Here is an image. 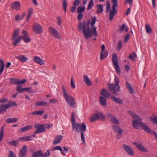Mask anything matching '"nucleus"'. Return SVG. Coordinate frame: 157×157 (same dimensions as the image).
<instances>
[{"mask_svg":"<svg viewBox=\"0 0 157 157\" xmlns=\"http://www.w3.org/2000/svg\"><path fill=\"white\" fill-rule=\"evenodd\" d=\"M97 7V11L96 12L98 14L102 13L103 11V6L101 4L98 5L96 6Z\"/></svg>","mask_w":157,"mask_h":157,"instance_id":"obj_24","label":"nucleus"},{"mask_svg":"<svg viewBox=\"0 0 157 157\" xmlns=\"http://www.w3.org/2000/svg\"><path fill=\"white\" fill-rule=\"evenodd\" d=\"M111 97L112 100L117 103L120 104H121L123 103V101L121 99L118 98L115 96L113 95L111 96Z\"/></svg>","mask_w":157,"mask_h":157,"instance_id":"obj_25","label":"nucleus"},{"mask_svg":"<svg viewBox=\"0 0 157 157\" xmlns=\"http://www.w3.org/2000/svg\"><path fill=\"white\" fill-rule=\"evenodd\" d=\"M8 101V99L7 98H4L0 100V103H5Z\"/></svg>","mask_w":157,"mask_h":157,"instance_id":"obj_62","label":"nucleus"},{"mask_svg":"<svg viewBox=\"0 0 157 157\" xmlns=\"http://www.w3.org/2000/svg\"><path fill=\"white\" fill-rule=\"evenodd\" d=\"M10 80L11 81L10 83L17 85L23 84L27 81V80L25 79H23L22 81H21L18 79L11 78L10 79Z\"/></svg>","mask_w":157,"mask_h":157,"instance_id":"obj_11","label":"nucleus"},{"mask_svg":"<svg viewBox=\"0 0 157 157\" xmlns=\"http://www.w3.org/2000/svg\"><path fill=\"white\" fill-rule=\"evenodd\" d=\"M7 107V104L1 105L0 107V110H1V112L2 113H3L6 112V109L9 108Z\"/></svg>","mask_w":157,"mask_h":157,"instance_id":"obj_36","label":"nucleus"},{"mask_svg":"<svg viewBox=\"0 0 157 157\" xmlns=\"http://www.w3.org/2000/svg\"><path fill=\"white\" fill-rule=\"evenodd\" d=\"M112 61L113 66L117 72L118 74H120L121 70L118 63L117 56L115 53H113L112 55Z\"/></svg>","mask_w":157,"mask_h":157,"instance_id":"obj_6","label":"nucleus"},{"mask_svg":"<svg viewBox=\"0 0 157 157\" xmlns=\"http://www.w3.org/2000/svg\"><path fill=\"white\" fill-rule=\"evenodd\" d=\"M130 36V33H128L125 36V38L124 39V41L125 43H126L127 41L128 40L129 37Z\"/></svg>","mask_w":157,"mask_h":157,"instance_id":"obj_55","label":"nucleus"},{"mask_svg":"<svg viewBox=\"0 0 157 157\" xmlns=\"http://www.w3.org/2000/svg\"><path fill=\"white\" fill-rule=\"evenodd\" d=\"M26 88H21V86H18L17 87V90L19 93H21L25 91Z\"/></svg>","mask_w":157,"mask_h":157,"instance_id":"obj_49","label":"nucleus"},{"mask_svg":"<svg viewBox=\"0 0 157 157\" xmlns=\"http://www.w3.org/2000/svg\"><path fill=\"white\" fill-rule=\"evenodd\" d=\"M110 5L109 2L107 1L106 2V12L107 13H108L109 11V9L110 8Z\"/></svg>","mask_w":157,"mask_h":157,"instance_id":"obj_53","label":"nucleus"},{"mask_svg":"<svg viewBox=\"0 0 157 157\" xmlns=\"http://www.w3.org/2000/svg\"><path fill=\"white\" fill-rule=\"evenodd\" d=\"M83 78L84 82L87 86H90L92 85V82L88 76L85 75Z\"/></svg>","mask_w":157,"mask_h":157,"instance_id":"obj_22","label":"nucleus"},{"mask_svg":"<svg viewBox=\"0 0 157 157\" xmlns=\"http://www.w3.org/2000/svg\"><path fill=\"white\" fill-rule=\"evenodd\" d=\"M7 107L9 108L11 106H17V104L14 101H9V103L7 104Z\"/></svg>","mask_w":157,"mask_h":157,"instance_id":"obj_44","label":"nucleus"},{"mask_svg":"<svg viewBox=\"0 0 157 157\" xmlns=\"http://www.w3.org/2000/svg\"><path fill=\"white\" fill-rule=\"evenodd\" d=\"M115 82L116 84H114L117 85H119V80L118 78V77H117L116 75H115Z\"/></svg>","mask_w":157,"mask_h":157,"instance_id":"obj_57","label":"nucleus"},{"mask_svg":"<svg viewBox=\"0 0 157 157\" xmlns=\"http://www.w3.org/2000/svg\"><path fill=\"white\" fill-rule=\"evenodd\" d=\"M141 118L139 117H136V118L134 119L132 121V126L135 129H138L139 128V124L140 126L147 132L150 134H152V132L151 130L149 127L147 125L142 122Z\"/></svg>","mask_w":157,"mask_h":157,"instance_id":"obj_3","label":"nucleus"},{"mask_svg":"<svg viewBox=\"0 0 157 157\" xmlns=\"http://www.w3.org/2000/svg\"><path fill=\"white\" fill-rule=\"evenodd\" d=\"M16 58L22 63L26 62L28 60V58L22 55L16 56Z\"/></svg>","mask_w":157,"mask_h":157,"instance_id":"obj_19","label":"nucleus"},{"mask_svg":"<svg viewBox=\"0 0 157 157\" xmlns=\"http://www.w3.org/2000/svg\"><path fill=\"white\" fill-rule=\"evenodd\" d=\"M122 147L127 153L130 155H134V152L133 150L128 146L124 144L123 145Z\"/></svg>","mask_w":157,"mask_h":157,"instance_id":"obj_12","label":"nucleus"},{"mask_svg":"<svg viewBox=\"0 0 157 157\" xmlns=\"http://www.w3.org/2000/svg\"><path fill=\"white\" fill-rule=\"evenodd\" d=\"M108 53L107 51L104 52H101L100 59L102 60L106 57L108 55Z\"/></svg>","mask_w":157,"mask_h":157,"instance_id":"obj_31","label":"nucleus"},{"mask_svg":"<svg viewBox=\"0 0 157 157\" xmlns=\"http://www.w3.org/2000/svg\"><path fill=\"white\" fill-rule=\"evenodd\" d=\"M126 87L130 93L132 94L135 93V91L130 83L127 82H126Z\"/></svg>","mask_w":157,"mask_h":157,"instance_id":"obj_28","label":"nucleus"},{"mask_svg":"<svg viewBox=\"0 0 157 157\" xmlns=\"http://www.w3.org/2000/svg\"><path fill=\"white\" fill-rule=\"evenodd\" d=\"M99 101L101 105L103 106H105L107 105V102L106 98L103 96H101L99 97Z\"/></svg>","mask_w":157,"mask_h":157,"instance_id":"obj_20","label":"nucleus"},{"mask_svg":"<svg viewBox=\"0 0 157 157\" xmlns=\"http://www.w3.org/2000/svg\"><path fill=\"white\" fill-rule=\"evenodd\" d=\"M85 10V7H82L81 6H79L77 9V12L78 13H81L84 12Z\"/></svg>","mask_w":157,"mask_h":157,"instance_id":"obj_46","label":"nucleus"},{"mask_svg":"<svg viewBox=\"0 0 157 157\" xmlns=\"http://www.w3.org/2000/svg\"><path fill=\"white\" fill-rule=\"evenodd\" d=\"M19 33V30L17 29L15 30L14 33H13V35L12 36L13 39H15L18 36Z\"/></svg>","mask_w":157,"mask_h":157,"instance_id":"obj_40","label":"nucleus"},{"mask_svg":"<svg viewBox=\"0 0 157 157\" xmlns=\"http://www.w3.org/2000/svg\"><path fill=\"white\" fill-rule=\"evenodd\" d=\"M44 128H49L53 126L52 124H43Z\"/></svg>","mask_w":157,"mask_h":157,"instance_id":"obj_59","label":"nucleus"},{"mask_svg":"<svg viewBox=\"0 0 157 157\" xmlns=\"http://www.w3.org/2000/svg\"><path fill=\"white\" fill-rule=\"evenodd\" d=\"M33 31L37 34H41L43 31L42 26L37 23H35L33 26Z\"/></svg>","mask_w":157,"mask_h":157,"instance_id":"obj_9","label":"nucleus"},{"mask_svg":"<svg viewBox=\"0 0 157 157\" xmlns=\"http://www.w3.org/2000/svg\"><path fill=\"white\" fill-rule=\"evenodd\" d=\"M62 89L63 93L66 101L71 107L75 108L76 107V103L74 98L71 95H68L67 94L64 86H62Z\"/></svg>","mask_w":157,"mask_h":157,"instance_id":"obj_4","label":"nucleus"},{"mask_svg":"<svg viewBox=\"0 0 157 157\" xmlns=\"http://www.w3.org/2000/svg\"><path fill=\"white\" fill-rule=\"evenodd\" d=\"M62 139L63 136L61 135H59L56 136L53 141V145H56L60 143Z\"/></svg>","mask_w":157,"mask_h":157,"instance_id":"obj_17","label":"nucleus"},{"mask_svg":"<svg viewBox=\"0 0 157 157\" xmlns=\"http://www.w3.org/2000/svg\"><path fill=\"white\" fill-rule=\"evenodd\" d=\"M110 121L116 125H119V121L115 117H113L110 120Z\"/></svg>","mask_w":157,"mask_h":157,"instance_id":"obj_35","label":"nucleus"},{"mask_svg":"<svg viewBox=\"0 0 157 157\" xmlns=\"http://www.w3.org/2000/svg\"><path fill=\"white\" fill-rule=\"evenodd\" d=\"M35 128L37 129L35 132V133H39L43 132L46 131V128H44L43 124H35Z\"/></svg>","mask_w":157,"mask_h":157,"instance_id":"obj_10","label":"nucleus"},{"mask_svg":"<svg viewBox=\"0 0 157 157\" xmlns=\"http://www.w3.org/2000/svg\"><path fill=\"white\" fill-rule=\"evenodd\" d=\"M57 22L58 25L59 26L61 25L62 20L59 17H57Z\"/></svg>","mask_w":157,"mask_h":157,"instance_id":"obj_60","label":"nucleus"},{"mask_svg":"<svg viewBox=\"0 0 157 157\" xmlns=\"http://www.w3.org/2000/svg\"><path fill=\"white\" fill-rule=\"evenodd\" d=\"M21 7V4L18 2H14L11 5V7L12 9L17 10H19Z\"/></svg>","mask_w":157,"mask_h":157,"instance_id":"obj_16","label":"nucleus"},{"mask_svg":"<svg viewBox=\"0 0 157 157\" xmlns=\"http://www.w3.org/2000/svg\"><path fill=\"white\" fill-rule=\"evenodd\" d=\"M137 57V56L135 53L134 52L130 54L128 58L132 61L134 60Z\"/></svg>","mask_w":157,"mask_h":157,"instance_id":"obj_39","label":"nucleus"},{"mask_svg":"<svg viewBox=\"0 0 157 157\" xmlns=\"http://www.w3.org/2000/svg\"><path fill=\"white\" fill-rule=\"evenodd\" d=\"M4 134V126H2L1 127L0 132V142H1L3 138Z\"/></svg>","mask_w":157,"mask_h":157,"instance_id":"obj_42","label":"nucleus"},{"mask_svg":"<svg viewBox=\"0 0 157 157\" xmlns=\"http://www.w3.org/2000/svg\"><path fill=\"white\" fill-rule=\"evenodd\" d=\"M150 118L153 122L157 124V117H150Z\"/></svg>","mask_w":157,"mask_h":157,"instance_id":"obj_58","label":"nucleus"},{"mask_svg":"<svg viewBox=\"0 0 157 157\" xmlns=\"http://www.w3.org/2000/svg\"><path fill=\"white\" fill-rule=\"evenodd\" d=\"M101 94L103 97L106 98H109L111 97V94L110 92L106 89H102L100 92Z\"/></svg>","mask_w":157,"mask_h":157,"instance_id":"obj_15","label":"nucleus"},{"mask_svg":"<svg viewBox=\"0 0 157 157\" xmlns=\"http://www.w3.org/2000/svg\"><path fill=\"white\" fill-rule=\"evenodd\" d=\"M112 129L117 134H122V131L120 127L113 125L112 126Z\"/></svg>","mask_w":157,"mask_h":157,"instance_id":"obj_21","label":"nucleus"},{"mask_svg":"<svg viewBox=\"0 0 157 157\" xmlns=\"http://www.w3.org/2000/svg\"><path fill=\"white\" fill-rule=\"evenodd\" d=\"M22 33L24 35L23 36H22V38L23 41L27 43L29 42L31 40V39L29 38L27 31L24 30L22 31Z\"/></svg>","mask_w":157,"mask_h":157,"instance_id":"obj_14","label":"nucleus"},{"mask_svg":"<svg viewBox=\"0 0 157 157\" xmlns=\"http://www.w3.org/2000/svg\"><path fill=\"white\" fill-rule=\"evenodd\" d=\"M9 143L12 146L17 147L18 146V143L17 140L10 141Z\"/></svg>","mask_w":157,"mask_h":157,"instance_id":"obj_47","label":"nucleus"},{"mask_svg":"<svg viewBox=\"0 0 157 157\" xmlns=\"http://www.w3.org/2000/svg\"><path fill=\"white\" fill-rule=\"evenodd\" d=\"M56 150H58L61 151V153L64 156L66 155V154L64 153L63 151V149L60 146H56L53 147L52 149V151H53Z\"/></svg>","mask_w":157,"mask_h":157,"instance_id":"obj_26","label":"nucleus"},{"mask_svg":"<svg viewBox=\"0 0 157 157\" xmlns=\"http://www.w3.org/2000/svg\"><path fill=\"white\" fill-rule=\"evenodd\" d=\"M33 127L32 125H27L25 127L19 129V131L21 132H23L30 129H31Z\"/></svg>","mask_w":157,"mask_h":157,"instance_id":"obj_27","label":"nucleus"},{"mask_svg":"<svg viewBox=\"0 0 157 157\" xmlns=\"http://www.w3.org/2000/svg\"><path fill=\"white\" fill-rule=\"evenodd\" d=\"M27 152V147L26 145H24L22 147L19 152V157H25L26 155Z\"/></svg>","mask_w":157,"mask_h":157,"instance_id":"obj_13","label":"nucleus"},{"mask_svg":"<svg viewBox=\"0 0 157 157\" xmlns=\"http://www.w3.org/2000/svg\"><path fill=\"white\" fill-rule=\"evenodd\" d=\"M33 12V8H30L29 9L28 13L27 15V22L29 21L30 18L31 17L32 14Z\"/></svg>","mask_w":157,"mask_h":157,"instance_id":"obj_37","label":"nucleus"},{"mask_svg":"<svg viewBox=\"0 0 157 157\" xmlns=\"http://www.w3.org/2000/svg\"><path fill=\"white\" fill-rule=\"evenodd\" d=\"M99 118V115L97 113H95L90 117V121L91 122H94L98 120Z\"/></svg>","mask_w":157,"mask_h":157,"instance_id":"obj_30","label":"nucleus"},{"mask_svg":"<svg viewBox=\"0 0 157 157\" xmlns=\"http://www.w3.org/2000/svg\"><path fill=\"white\" fill-rule=\"evenodd\" d=\"M71 86L72 88H75V83L73 77H72L71 79Z\"/></svg>","mask_w":157,"mask_h":157,"instance_id":"obj_54","label":"nucleus"},{"mask_svg":"<svg viewBox=\"0 0 157 157\" xmlns=\"http://www.w3.org/2000/svg\"><path fill=\"white\" fill-rule=\"evenodd\" d=\"M134 144L140 151L144 152H148V151L144 147L142 146L140 144L135 142L134 143Z\"/></svg>","mask_w":157,"mask_h":157,"instance_id":"obj_18","label":"nucleus"},{"mask_svg":"<svg viewBox=\"0 0 157 157\" xmlns=\"http://www.w3.org/2000/svg\"><path fill=\"white\" fill-rule=\"evenodd\" d=\"M94 5V0H90L89 2L87 7V10H89Z\"/></svg>","mask_w":157,"mask_h":157,"instance_id":"obj_48","label":"nucleus"},{"mask_svg":"<svg viewBox=\"0 0 157 157\" xmlns=\"http://www.w3.org/2000/svg\"><path fill=\"white\" fill-rule=\"evenodd\" d=\"M0 63L1 64L0 69V75H1L4 70L5 64L3 60L2 59L0 60Z\"/></svg>","mask_w":157,"mask_h":157,"instance_id":"obj_34","label":"nucleus"},{"mask_svg":"<svg viewBox=\"0 0 157 157\" xmlns=\"http://www.w3.org/2000/svg\"><path fill=\"white\" fill-rule=\"evenodd\" d=\"M22 38V36H21L17 39H13V46H16L19 42L21 41Z\"/></svg>","mask_w":157,"mask_h":157,"instance_id":"obj_29","label":"nucleus"},{"mask_svg":"<svg viewBox=\"0 0 157 157\" xmlns=\"http://www.w3.org/2000/svg\"><path fill=\"white\" fill-rule=\"evenodd\" d=\"M83 15L82 13H79L77 16V19L78 20H81L83 17Z\"/></svg>","mask_w":157,"mask_h":157,"instance_id":"obj_64","label":"nucleus"},{"mask_svg":"<svg viewBox=\"0 0 157 157\" xmlns=\"http://www.w3.org/2000/svg\"><path fill=\"white\" fill-rule=\"evenodd\" d=\"M62 5L63 9L65 12H67V3L66 0H63L62 3Z\"/></svg>","mask_w":157,"mask_h":157,"instance_id":"obj_43","label":"nucleus"},{"mask_svg":"<svg viewBox=\"0 0 157 157\" xmlns=\"http://www.w3.org/2000/svg\"><path fill=\"white\" fill-rule=\"evenodd\" d=\"M113 4L112 6V9L110 10L109 20L112 21L114 17V15L117 14V11L116 8L117 6V2L116 0H114V2H112Z\"/></svg>","mask_w":157,"mask_h":157,"instance_id":"obj_7","label":"nucleus"},{"mask_svg":"<svg viewBox=\"0 0 157 157\" xmlns=\"http://www.w3.org/2000/svg\"><path fill=\"white\" fill-rule=\"evenodd\" d=\"M44 112V110H41L38 111H34L31 113V114L33 115H40L43 114Z\"/></svg>","mask_w":157,"mask_h":157,"instance_id":"obj_38","label":"nucleus"},{"mask_svg":"<svg viewBox=\"0 0 157 157\" xmlns=\"http://www.w3.org/2000/svg\"><path fill=\"white\" fill-rule=\"evenodd\" d=\"M107 85L108 86L109 89L111 92L115 95H117L118 94L117 92H119L121 90L120 86L112 83H108Z\"/></svg>","mask_w":157,"mask_h":157,"instance_id":"obj_5","label":"nucleus"},{"mask_svg":"<svg viewBox=\"0 0 157 157\" xmlns=\"http://www.w3.org/2000/svg\"><path fill=\"white\" fill-rule=\"evenodd\" d=\"M42 152V150H39L33 153L32 155V157H40V155H41V152Z\"/></svg>","mask_w":157,"mask_h":157,"instance_id":"obj_33","label":"nucleus"},{"mask_svg":"<svg viewBox=\"0 0 157 157\" xmlns=\"http://www.w3.org/2000/svg\"><path fill=\"white\" fill-rule=\"evenodd\" d=\"M81 0H75L74 2V5L77 6L80 3Z\"/></svg>","mask_w":157,"mask_h":157,"instance_id":"obj_56","label":"nucleus"},{"mask_svg":"<svg viewBox=\"0 0 157 157\" xmlns=\"http://www.w3.org/2000/svg\"><path fill=\"white\" fill-rule=\"evenodd\" d=\"M49 101L51 103H55L58 102V100L55 98H53L50 99Z\"/></svg>","mask_w":157,"mask_h":157,"instance_id":"obj_61","label":"nucleus"},{"mask_svg":"<svg viewBox=\"0 0 157 157\" xmlns=\"http://www.w3.org/2000/svg\"><path fill=\"white\" fill-rule=\"evenodd\" d=\"M91 19L92 21L91 23V29L89 27L90 20L88 21L87 23L85 21H83V23L80 21L78 25L79 30H82L84 38L86 40L91 37L92 35L96 37L98 35L96 31V27L94 25L97 20V17L94 16L91 17Z\"/></svg>","mask_w":157,"mask_h":157,"instance_id":"obj_1","label":"nucleus"},{"mask_svg":"<svg viewBox=\"0 0 157 157\" xmlns=\"http://www.w3.org/2000/svg\"><path fill=\"white\" fill-rule=\"evenodd\" d=\"M122 44L121 41H119L117 46V51H119L120 49L122 48Z\"/></svg>","mask_w":157,"mask_h":157,"instance_id":"obj_52","label":"nucleus"},{"mask_svg":"<svg viewBox=\"0 0 157 157\" xmlns=\"http://www.w3.org/2000/svg\"><path fill=\"white\" fill-rule=\"evenodd\" d=\"M125 28V24L123 25L120 29H119V31L121 32H123L124 30V29Z\"/></svg>","mask_w":157,"mask_h":157,"instance_id":"obj_63","label":"nucleus"},{"mask_svg":"<svg viewBox=\"0 0 157 157\" xmlns=\"http://www.w3.org/2000/svg\"><path fill=\"white\" fill-rule=\"evenodd\" d=\"M128 114H129L134 119L136 118V117H139L132 111H129L128 112Z\"/></svg>","mask_w":157,"mask_h":157,"instance_id":"obj_50","label":"nucleus"},{"mask_svg":"<svg viewBox=\"0 0 157 157\" xmlns=\"http://www.w3.org/2000/svg\"><path fill=\"white\" fill-rule=\"evenodd\" d=\"M145 28L146 32L148 33H152V30L151 27L147 24L145 25Z\"/></svg>","mask_w":157,"mask_h":157,"instance_id":"obj_45","label":"nucleus"},{"mask_svg":"<svg viewBox=\"0 0 157 157\" xmlns=\"http://www.w3.org/2000/svg\"><path fill=\"white\" fill-rule=\"evenodd\" d=\"M8 157H16V154L11 150H10L9 153L8 154Z\"/></svg>","mask_w":157,"mask_h":157,"instance_id":"obj_51","label":"nucleus"},{"mask_svg":"<svg viewBox=\"0 0 157 157\" xmlns=\"http://www.w3.org/2000/svg\"><path fill=\"white\" fill-rule=\"evenodd\" d=\"M34 61L40 65H42L44 64L43 61L38 56H34Z\"/></svg>","mask_w":157,"mask_h":157,"instance_id":"obj_23","label":"nucleus"},{"mask_svg":"<svg viewBox=\"0 0 157 157\" xmlns=\"http://www.w3.org/2000/svg\"><path fill=\"white\" fill-rule=\"evenodd\" d=\"M48 30L50 34L52 35L54 37L58 39H60V33L55 28L50 27Z\"/></svg>","mask_w":157,"mask_h":157,"instance_id":"obj_8","label":"nucleus"},{"mask_svg":"<svg viewBox=\"0 0 157 157\" xmlns=\"http://www.w3.org/2000/svg\"><path fill=\"white\" fill-rule=\"evenodd\" d=\"M18 121V119L17 118H10L8 119L6 121L8 123H15Z\"/></svg>","mask_w":157,"mask_h":157,"instance_id":"obj_32","label":"nucleus"},{"mask_svg":"<svg viewBox=\"0 0 157 157\" xmlns=\"http://www.w3.org/2000/svg\"><path fill=\"white\" fill-rule=\"evenodd\" d=\"M71 123L73 130L76 129L78 132H79L81 131V138L82 142L84 144L85 143V140L84 134V132L85 131L86 129V124L84 123H82L81 125L79 123H75V113L73 112L71 114Z\"/></svg>","mask_w":157,"mask_h":157,"instance_id":"obj_2","label":"nucleus"},{"mask_svg":"<svg viewBox=\"0 0 157 157\" xmlns=\"http://www.w3.org/2000/svg\"><path fill=\"white\" fill-rule=\"evenodd\" d=\"M20 140H25L27 141L31 140H32V137L31 136H26L21 137Z\"/></svg>","mask_w":157,"mask_h":157,"instance_id":"obj_41","label":"nucleus"}]
</instances>
